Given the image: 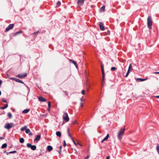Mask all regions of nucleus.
<instances>
[{
	"label": "nucleus",
	"mask_w": 159,
	"mask_h": 159,
	"mask_svg": "<svg viewBox=\"0 0 159 159\" xmlns=\"http://www.w3.org/2000/svg\"><path fill=\"white\" fill-rule=\"evenodd\" d=\"M11 79H12L14 80H15L16 81V80H17V79L16 78H11Z\"/></svg>",
	"instance_id": "nucleus-38"
},
{
	"label": "nucleus",
	"mask_w": 159,
	"mask_h": 159,
	"mask_svg": "<svg viewBox=\"0 0 159 159\" xmlns=\"http://www.w3.org/2000/svg\"><path fill=\"white\" fill-rule=\"evenodd\" d=\"M38 100L40 102H44L46 101V99L42 97H38Z\"/></svg>",
	"instance_id": "nucleus-10"
},
{
	"label": "nucleus",
	"mask_w": 159,
	"mask_h": 159,
	"mask_svg": "<svg viewBox=\"0 0 159 159\" xmlns=\"http://www.w3.org/2000/svg\"><path fill=\"white\" fill-rule=\"evenodd\" d=\"M27 74L26 73H24V74H20L17 75V76L20 79L25 78Z\"/></svg>",
	"instance_id": "nucleus-7"
},
{
	"label": "nucleus",
	"mask_w": 159,
	"mask_h": 159,
	"mask_svg": "<svg viewBox=\"0 0 159 159\" xmlns=\"http://www.w3.org/2000/svg\"><path fill=\"white\" fill-rule=\"evenodd\" d=\"M16 82H19L20 83L24 84V82L22 81L21 80H20L19 79H17V80H16Z\"/></svg>",
	"instance_id": "nucleus-27"
},
{
	"label": "nucleus",
	"mask_w": 159,
	"mask_h": 159,
	"mask_svg": "<svg viewBox=\"0 0 159 159\" xmlns=\"http://www.w3.org/2000/svg\"><path fill=\"white\" fill-rule=\"evenodd\" d=\"M101 67L102 73H104V68H103V65H102L101 66Z\"/></svg>",
	"instance_id": "nucleus-29"
},
{
	"label": "nucleus",
	"mask_w": 159,
	"mask_h": 159,
	"mask_svg": "<svg viewBox=\"0 0 159 159\" xmlns=\"http://www.w3.org/2000/svg\"><path fill=\"white\" fill-rule=\"evenodd\" d=\"M155 97L156 98H159V96H156Z\"/></svg>",
	"instance_id": "nucleus-49"
},
{
	"label": "nucleus",
	"mask_w": 159,
	"mask_h": 159,
	"mask_svg": "<svg viewBox=\"0 0 159 159\" xmlns=\"http://www.w3.org/2000/svg\"><path fill=\"white\" fill-rule=\"evenodd\" d=\"M47 149L49 151H50L52 150V148L51 146H48L47 147Z\"/></svg>",
	"instance_id": "nucleus-17"
},
{
	"label": "nucleus",
	"mask_w": 159,
	"mask_h": 159,
	"mask_svg": "<svg viewBox=\"0 0 159 159\" xmlns=\"http://www.w3.org/2000/svg\"><path fill=\"white\" fill-rule=\"evenodd\" d=\"M69 61L70 62H72V63H73L74 64V65L75 66L76 68H77V67H78L77 64L76 62L75 61H73L71 59H70L69 60Z\"/></svg>",
	"instance_id": "nucleus-11"
},
{
	"label": "nucleus",
	"mask_w": 159,
	"mask_h": 159,
	"mask_svg": "<svg viewBox=\"0 0 159 159\" xmlns=\"http://www.w3.org/2000/svg\"><path fill=\"white\" fill-rule=\"evenodd\" d=\"M1 91L0 90V95H1Z\"/></svg>",
	"instance_id": "nucleus-57"
},
{
	"label": "nucleus",
	"mask_w": 159,
	"mask_h": 159,
	"mask_svg": "<svg viewBox=\"0 0 159 159\" xmlns=\"http://www.w3.org/2000/svg\"><path fill=\"white\" fill-rule=\"evenodd\" d=\"M6 152V151H5L4 152L5 153V152Z\"/></svg>",
	"instance_id": "nucleus-60"
},
{
	"label": "nucleus",
	"mask_w": 159,
	"mask_h": 159,
	"mask_svg": "<svg viewBox=\"0 0 159 159\" xmlns=\"http://www.w3.org/2000/svg\"><path fill=\"white\" fill-rule=\"evenodd\" d=\"M81 93L83 95L85 94V91L84 90H82L81 92Z\"/></svg>",
	"instance_id": "nucleus-40"
},
{
	"label": "nucleus",
	"mask_w": 159,
	"mask_h": 159,
	"mask_svg": "<svg viewBox=\"0 0 159 159\" xmlns=\"http://www.w3.org/2000/svg\"><path fill=\"white\" fill-rule=\"evenodd\" d=\"M0 139L1 140H2L4 139V138L2 137H0Z\"/></svg>",
	"instance_id": "nucleus-47"
},
{
	"label": "nucleus",
	"mask_w": 159,
	"mask_h": 159,
	"mask_svg": "<svg viewBox=\"0 0 159 159\" xmlns=\"http://www.w3.org/2000/svg\"><path fill=\"white\" fill-rule=\"evenodd\" d=\"M68 134L70 138L71 139H72V138H73L72 137V136H71V135H70V134L69 133Z\"/></svg>",
	"instance_id": "nucleus-41"
},
{
	"label": "nucleus",
	"mask_w": 159,
	"mask_h": 159,
	"mask_svg": "<svg viewBox=\"0 0 159 159\" xmlns=\"http://www.w3.org/2000/svg\"><path fill=\"white\" fill-rule=\"evenodd\" d=\"M41 138V136L40 135H38L36 137L35 139H34V141H37V142H38L40 139Z\"/></svg>",
	"instance_id": "nucleus-13"
},
{
	"label": "nucleus",
	"mask_w": 159,
	"mask_h": 159,
	"mask_svg": "<svg viewBox=\"0 0 159 159\" xmlns=\"http://www.w3.org/2000/svg\"><path fill=\"white\" fill-rule=\"evenodd\" d=\"M154 73L156 74H159V72H155Z\"/></svg>",
	"instance_id": "nucleus-48"
},
{
	"label": "nucleus",
	"mask_w": 159,
	"mask_h": 159,
	"mask_svg": "<svg viewBox=\"0 0 159 159\" xmlns=\"http://www.w3.org/2000/svg\"><path fill=\"white\" fill-rule=\"evenodd\" d=\"M64 144L63 145V146L64 147H65L66 145V143L65 141H64Z\"/></svg>",
	"instance_id": "nucleus-42"
},
{
	"label": "nucleus",
	"mask_w": 159,
	"mask_h": 159,
	"mask_svg": "<svg viewBox=\"0 0 159 159\" xmlns=\"http://www.w3.org/2000/svg\"><path fill=\"white\" fill-rule=\"evenodd\" d=\"M7 144L6 143H5L2 144L1 147L2 148H6L7 147Z\"/></svg>",
	"instance_id": "nucleus-21"
},
{
	"label": "nucleus",
	"mask_w": 159,
	"mask_h": 159,
	"mask_svg": "<svg viewBox=\"0 0 159 159\" xmlns=\"http://www.w3.org/2000/svg\"><path fill=\"white\" fill-rule=\"evenodd\" d=\"M61 150H60L58 151V152H59V153L60 154H61Z\"/></svg>",
	"instance_id": "nucleus-44"
},
{
	"label": "nucleus",
	"mask_w": 159,
	"mask_h": 159,
	"mask_svg": "<svg viewBox=\"0 0 159 159\" xmlns=\"http://www.w3.org/2000/svg\"><path fill=\"white\" fill-rule=\"evenodd\" d=\"M104 78H105L104 73H102V81H104Z\"/></svg>",
	"instance_id": "nucleus-28"
},
{
	"label": "nucleus",
	"mask_w": 159,
	"mask_h": 159,
	"mask_svg": "<svg viewBox=\"0 0 159 159\" xmlns=\"http://www.w3.org/2000/svg\"><path fill=\"white\" fill-rule=\"evenodd\" d=\"M116 68L115 67H112L111 68V70L112 71H113L116 70Z\"/></svg>",
	"instance_id": "nucleus-30"
},
{
	"label": "nucleus",
	"mask_w": 159,
	"mask_h": 159,
	"mask_svg": "<svg viewBox=\"0 0 159 159\" xmlns=\"http://www.w3.org/2000/svg\"><path fill=\"white\" fill-rule=\"evenodd\" d=\"M14 124L13 123H7L5 126L4 128L9 129L11 128L14 126Z\"/></svg>",
	"instance_id": "nucleus-3"
},
{
	"label": "nucleus",
	"mask_w": 159,
	"mask_h": 159,
	"mask_svg": "<svg viewBox=\"0 0 159 159\" xmlns=\"http://www.w3.org/2000/svg\"><path fill=\"white\" fill-rule=\"evenodd\" d=\"M9 153V152H7V155H8Z\"/></svg>",
	"instance_id": "nucleus-58"
},
{
	"label": "nucleus",
	"mask_w": 159,
	"mask_h": 159,
	"mask_svg": "<svg viewBox=\"0 0 159 159\" xmlns=\"http://www.w3.org/2000/svg\"><path fill=\"white\" fill-rule=\"evenodd\" d=\"M27 127L26 126H25V125L23 127L21 128L20 129V130L21 131H23L24 130H25V129L26 130V129Z\"/></svg>",
	"instance_id": "nucleus-19"
},
{
	"label": "nucleus",
	"mask_w": 159,
	"mask_h": 159,
	"mask_svg": "<svg viewBox=\"0 0 159 159\" xmlns=\"http://www.w3.org/2000/svg\"><path fill=\"white\" fill-rule=\"evenodd\" d=\"M132 64H129V68H128V70H132Z\"/></svg>",
	"instance_id": "nucleus-23"
},
{
	"label": "nucleus",
	"mask_w": 159,
	"mask_h": 159,
	"mask_svg": "<svg viewBox=\"0 0 159 159\" xmlns=\"http://www.w3.org/2000/svg\"><path fill=\"white\" fill-rule=\"evenodd\" d=\"M125 130V129L124 128H122L120 130L118 135L117 137L120 140L123 136L124 132Z\"/></svg>",
	"instance_id": "nucleus-1"
},
{
	"label": "nucleus",
	"mask_w": 159,
	"mask_h": 159,
	"mask_svg": "<svg viewBox=\"0 0 159 159\" xmlns=\"http://www.w3.org/2000/svg\"><path fill=\"white\" fill-rule=\"evenodd\" d=\"M8 116L10 118H12V114L11 113H8Z\"/></svg>",
	"instance_id": "nucleus-31"
},
{
	"label": "nucleus",
	"mask_w": 159,
	"mask_h": 159,
	"mask_svg": "<svg viewBox=\"0 0 159 159\" xmlns=\"http://www.w3.org/2000/svg\"><path fill=\"white\" fill-rule=\"evenodd\" d=\"M2 102H7V100H5L4 98H2Z\"/></svg>",
	"instance_id": "nucleus-39"
},
{
	"label": "nucleus",
	"mask_w": 159,
	"mask_h": 159,
	"mask_svg": "<svg viewBox=\"0 0 159 159\" xmlns=\"http://www.w3.org/2000/svg\"><path fill=\"white\" fill-rule=\"evenodd\" d=\"M30 111V109H25L23 111H22V112L23 113H24V114H25V113H27L29 111Z\"/></svg>",
	"instance_id": "nucleus-16"
},
{
	"label": "nucleus",
	"mask_w": 159,
	"mask_h": 159,
	"mask_svg": "<svg viewBox=\"0 0 159 159\" xmlns=\"http://www.w3.org/2000/svg\"><path fill=\"white\" fill-rule=\"evenodd\" d=\"M67 132H68V134H69V133H70V130H69V128L68 129Z\"/></svg>",
	"instance_id": "nucleus-46"
},
{
	"label": "nucleus",
	"mask_w": 159,
	"mask_h": 159,
	"mask_svg": "<svg viewBox=\"0 0 159 159\" xmlns=\"http://www.w3.org/2000/svg\"><path fill=\"white\" fill-rule=\"evenodd\" d=\"M63 119L66 122H67L69 121V119L67 113L65 112L63 116Z\"/></svg>",
	"instance_id": "nucleus-4"
},
{
	"label": "nucleus",
	"mask_w": 159,
	"mask_h": 159,
	"mask_svg": "<svg viewBox=\"0 0 159 159\" xmlns=\"http://www.w3.org/2000/svg\"><path fill=\"white\" fill-rule=\"evenodd\" d=\"M84 0H78L77 3L78 6H81L82 5L84 2Z\"/></svg>",
	"instance_id": "nucleus-8"
},
{
	"label": "nucleus",
	"mask_w": 159,
	"mask_h": 159,
	"mask_svg": "<svg viewBox=\"0 0 159 159\" xmlns=\"http://www.w3.org/2000/svg\"><path fill=\"white\" fill-rule=\"evenodd\" d=\"M147 24L148 28L149 29H152V20L151 16H149L147 19Z\"/></svg>",
	"instance_id": "nucleus-2"
},
{
	"label": "nucleus",
	"mask_w": 159,
	"mask_h": 159,
	"mask_svg": "<svg viewBox=\"0 0 159 159\" xmlns=\"http://www.w3.org/2000/svg\"><path fill=\"white\" fill-rule=\"evenodd\" d=\"M56 134L57 136L60 137L61 136V133L60 131H57L56 133Z\"/></svg>",
	"instance_id": "nucleus-15"
},
{
	"label": "nucleus",
	"mask_w": 159,
	"mask_h": 159,
	"mask_svg": "<svg viewBox=\"0 0 159 159\" xmlns=\"http://www.w3.org/2000/svg\"><path fill=\"white\" fill-rule=\"evenodd\" d=\"M105 8V7L104 6H103L102 7L100 8L101 11H104V10Z\"/></svg>",
	"instance_id": "nucleus-33"
},
{
	"label": "nucleus",
	"mask_w": 159,
	"mask_h": 159,
	"mask_svg": "<svg viewBox=\"0 0 159 159\" xmlns=\"http://www.w3.org/2000/svg\"><path fill=\"white\" fill-rule=\"evenodd\" d=\"M65 93H66V95H68V93H67V92H65Z\"/></svg>",
	"instance_id": "nucleus-51"
},
{
	"label": "nucleus",
	"mask_w": 159,
	"mask_h": 159,
	"mask_svg": "<svg viewBox=\"0 0 159 159\" xmlns=\"http://www.w3.org/2000/svg\"><path fill=\"white\" fill-rule=\"evenodd\" d=\"M147 80V79H142V78H138L137 80H139V81H145Z\"/></svg>",
	"instance_id": "nucleus-20"
},
{
	"label": "nucleus",
	"mask_w": 159,
	"mask_h": 159,
	"mask_svg": "<svg viewBox=\"0 0 159 159\" xmlns=\"http://www.w3.org/2000/svg\"><path fill=\"white\" fill-rule=\"evenodd\" d=\"M2 83V81L0 80V87L1 86V85Z\"/></svg>",
	"instance_id": "nucleus-43"
},
{
	"label": "nucleus",
	"mask_w": 159,
	"mask_h": 159,
	"mask_svg": "<svg viewBox=\"0 0 159 159\" xmlns=\"http://www.w3.org/2000/svg\"><path fill=\"white\" fill-rule=\"evenodd\" d=\"M80 100H81V101H82V99H80Z\"/></svg>",
	"instance_id": "nucleus-59"
},
{
	"label": "nucleus",
	"mask_w": 159,
	"mask_h": 159,
	"mask_svg": "<svg viewBox=\"0 0 159 159\" xmlns=\"http://www.w3.org/2000/svg\"><path fill=\"white\" fill-rule=\"evenodd\" d=\"M21 33H22V31H19L17 32L14 34V36H16L18 34H20Z\"/></svg>",
	"instance_id": "nucleus-24"
},
{
	"label": "nucleus",
	"mask_w": 159,
	"mask_h": 159,
	"mask_svg": "<svg viewBox=\"0 0 159 159\" xmlns=\"http://www.w3.org/2000/svg\"><path fill=\"white\" fill-rule=\"evenodd\" d=\"M25 132L26 134L29 133V134L30 135H32V133L31 132H30V130L29 129H26L25 130Z\"/></svg>",
	"instance_id": "nucleus-12"
},
{
	"label": "nucleus",
	"mask_w": 159,
	"mask_h": 159,
	"mask_svg": "<svg viewBox=\"0 0 159 159\" xmlns=\"http://www.w3.org/2000/svg\"><path fill=\"white\" fill-rule=\"evenodd\" d=\"M99 25L100 26V30L102 31L104 30V28L103 26V24L102 22H100L99 23Z\"/></svg>",
	"instance_id": "nucleus-9"
},
{
	"label": "nucleus",
	"mask_w": 159,
	"mask_h": 159,
	"mask_svg": "<svg viewBox=\"0 0 159 159\" xmlns=\"http://www.w3.org/2000/svg\"><path fill=\"white\" fill-rule=\"evenodd\" d=\"M27 146L28 148H30L33 150H34L36 149V147L35 145H32L30 143H28L27 144Z\"/></svg>",
	"instance_id": "nucleus-5"
},
{
	"label": "nucleus",
	"mask_w": 159,
	"mask_h": 159,
	"mask_svg": "<svg viewBox=\"0 0 159 159\" xmlns=\"http://www.w3.org/2000/svg\"><path fill=\"white\" fill-rule=\"evenodd\" d=\"M89 158V155L87 156L85 158V159H88Z\"/></svg>",
	"instance_id": "nucleus-45"
},
{
	"label": "nucleus",
	"mask_w": 159,
	"mask_h": 159,
	"mask_svg": "<svg viewBox=\"0 0 159 159\" xmlns=\"http://www.w3.org/2000/svg\"><path fill=\"white\" fill-rule=\"evenodd\" d=\"M73 123L74 124H76V122H75V121H73Z\"/></svg>",
	"instance_id": "nucleus-56"
},
{
	"label": "nucleus",
	"mask_w": 159,
	"mask_h": 159,
	"mask_svg": "<svg viewBox=\"0 0 159 159\" xmlns=\"http://www.w3.org/2000/svg\"><path fill=\"white\" fill-rule=\"evenodd\" d=\"M130 72V70H128L126 74V75L125 76V77H127L128 76V75L129 74V73Z\"/></svg>",
	"instance_id": "nucleus-26"
},
{
	"label": "nucleus",
	"mask_w": 159,
	"mask_h": 159,
	"mask_svg": "<svg viewBox=\"0 0 159 159\" xmlns=\"http://www.w3.org/2000/svg\"><path fill=\"white\" fill-rule=\"evenodd\" d=\"M156 149L158 154H159V145L158 144H157V145Z\"/></svg>",
	"instance_id": "nucleus-25"
},
{
	"label": "nucleus",
	"mask_w": 159,
	"mask_h": 159,
	"mask_svg": "<svg viewBox=\"0 0 159 159\" xmlns=\"http://www.w3.org/2000/svg\"><path fill=\"white\" fill-rule=\"evenodd\" d=\"M82 105H82V103H80V106H82Z\"/></svg>",
	"instance_id": "nucleus-55"
},
{
	"label": "nucleus",
	"mask_w": 159,
	"mask_h": 159,
	"mask_svg": "<svg viewBox=\"0 0 159 159\" xmlns=\"http://www.w3.org/2000/svg\"><path fill=\"white\" fill-rule=\"evenodd\" d=\"M37 33H38L37 32H34V34H37Z\"/></svg>",
	"instance_id": "nucleus-53"
},
{
	"label": "nucleus",
	"mask_w": 159,
	"mask_h": 159,
	"mask_svg": "<svg viewBox=\"0 0 159 159\" xmlns=\"http://www.w3.org/2000/svg\"><path fill=\"white\" fill-rule=\"evenodd\" d=\"M20 142L21 143H23L24 142V139L23 138H21L20 139Z\"/></svg>",
	"instance_id": "nucleus-22"
},
{
	"label": "nucleus",
	"mask_w": 159,
	"mask_h": 159,
	"mask_svg": "<svg viewBox=\"0 0 159 159\" xmlns=\"http://www.w3.org/2000/svg\"><path fill=\"white\" fill-rule=\"evenodd\" d=\"M104 84H105V82H104V81H102V87H103L104 85Z\"/></svg>",
	"instance_id": "nucleus-36"
},
{
	"label": "nucleus",
	"mask_w": 159,
	"mask_h": 159,
	"mask_svg": "<svg viewBox=\"0 0 159 159\" xmlns=\"http://www.w3.org/2000/svg\"><path fill=\"white\" fill-rule=\"evenodd\" d=\"M48 107H51V102H49V101H48Z\"/></svg>",
	"instance_id": "nucleus-37"
},
{
	"label": "nucleus",
	"mask_w": 159,
	"mask_h": 159,
	"mask_svg": "<svg viewBox=\"0 0 159 159\" xmlns=\"http://www.w3.org/2000/svg\"><path fill=\"white\" fill-rule=\"evenodd\" d=\"M61 148H62V146H60V150H61Z\"/></svg>",
	"instance_id": "nucleus-54"
},
{
	"label": "nucleus",
	"mask_w": 159,
	"mask_h": 159,
	"mask_svg": "<svg viewBox=\"0 0 159 159\" xmlns=\"http://www.w3.org/2000/svg\"><path fill=\"white\" fill-rule=\"evenodd\" d=\"M75 151L76 152H77V151H76V150H75Z\"/></svg>",
	"instance_id": "nucleus-61"
},
{
	"label": "nucleus",
	"mask_w": 159,
	"mask_h": 159,
	"mask_svg": "<svg viewBox=\"0 0 159 159\" xmlns=\"http://www.w3.org/2000/svg\"><path fill=\"white\" fill-rule=\"evenodd\" d=\"M50 107H48V111H50Z\"/></svg>",
	"instance_id": "nucleus-52"
},
{
	"label": "nucleus",
	"mask_w": 159,
	"mask_h": 159,
	"mask_svg": "<svg viewBox=\"0 0 159 159\" xmlns=\"http://www.w3.org/2000/svg\"><path fill=\"white\" fill-rule=\"evenodd\" d=\"M107 159H109V156H107Z\"/></svg>",
	"instance_id": "nucleus-50"
},
{
	"label": "nucleus",
	"mask_w": 159,
	"mask_h": 159,
	"mask_svg": "<svg viewBox=\"0 0 159 159\" xmlns=\"http://www.w3.org/2000/svg\"><path fill=\"white\" fill-rule=\"evenodd\" d=\"M61 4V2L59 1L57 3V7H59V6H60Z\"/></svg>",
	"instance_id": "nucleus-32"
},
{
	"label": "nucleus",
	"mask_w": 159,
	"mask_h": 159,
	"mask_svg": "<svg viewBox=\"0 0 159 159\" xmlns=\"http://www.w3.org/2000/svg\"><path fill=\"white\" fill-rule=\"evenodd\" d=\"M14 25L13 24H10L8 26L6 29V31H8L12 29Z\"/></svg>",
	"instance_id": "nucleus-6"
},
{
	"label": "nucleus",
	"mask_w": 159,
	"mask_h": 159,
	"mask_svg": "<svg viewBox=\"0 0 159 159\" xmlns=\"http://www.w3.org/2000/svg\"><path fill=\"white\" fill-rule=\"evenodd\" d=\"M72 140L73 143H74L75 144V145L76 146H77V144L75 141L74 140L73 138H72Z\"/></svg>",
	"instance_id": "nucleus-34"
},
{
	"label": "nucleus",
	"mask_w": 159,
	"mask_h": 159,
	"mask_svg": "<svg viewBox=\"0 0 159 159\" xmlns=\"http://www.w3.org/2000/svg\"><path fill=\"white\" fill-rule=\"evenodd\" d=\"M109 137V134H107V135L106 136L105 138H104V139L101 141V143H103V142L104 141H106L108 139V138Z\"/></svg>",
	"instance_id": "nucleus-14"
},
{
	"label": "nucleus",
	"mask_w": 159,
	"mask_h": 159,
	"mask_svg": "<svg viewBox=\"0 0 159 159\" xmlns=\"http://www.w3.org/2000/svg\"><path fill=\"white\" fill-rule=\"evenodd\" d=\"M16 151H11V152H9V153L10 154H11V153H16Z\"/></svg>",
	"instance_id": "nucleus-35"
},
{
	"label": "nucleus",
	"mask_w": 159,
	"mask_h": 159,
	"mask_svg": "<svg viewBox=\"0 0 159 159\" xmlns=\"http://www.w3.org/2000/svg\"><path fill=\"white\" fill-rule=\"evenodd\" d=\"M8 105L7 104H6L4 106L0 108L1 109H4L8 107Z\"/></svg>",
	"instance_id": "nucleus-18"
}]
</instances>
